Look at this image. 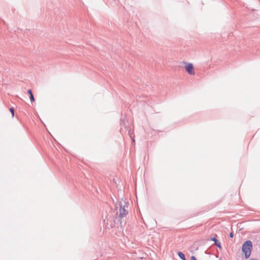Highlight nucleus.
Returning a JSON list of instances; mask_svg holds the SVG:
<instances>
[{
  "mask_svg": "<svg viewBox=\"0 0 260 260\" xmlns=\"http://www.w3.org/2000/svg\"><path fill=\"white\" fill-rule=\"evenodd\" d=\"M178 255L182 260H186L185 255L181 252H178Z\"/></svg>",
  "mask_w": 260,
  "mask_h": 260,
  "instance_id": "obj_6",
  "label": "nucleus"
},
{
  "mask_svg": "<svg viewBox=\"0 0 260 260\" xmlns=\"http://www.w3.org/2000/svg\"><path fill=\"white\" fill-rule=\"evenodd\" d=\"M229 236H230V237L231 238H233V236H234V234H233V232H231V233L230 234V235H229Z\"/></svg>",
  "mask_w": 260,
  "mask_h": 260,
  "instance_id": "obj_9",
  "label": "nucleus"
},
{
  "mask_svg": "<svg viewBox=\"0 0 260 260\" xmlns=\"http://www.w3.org/2000/svg\"><path fill=\"white\" fill-rule=\"evenodd\" d=\"M28 93L29 94V99L31 101V102H34L35 101V98L33 95L32 91L31 89H28L27 91Z\"/></svg>",
  "mask_w": 260,
  "mask_h": 260,
  "instance_id": "obj_5",
  "label": "nucleus"
},
{
  "mask_svg": "<svg viewBox=\"0 0 260 260\" xmlns=\"http://www.w3.org/2000/svg\"><path fill=\"white\" fill-rule=\"evenodd\" d=\"M133 141L135 142V140L134 139H133Z\"/></svg>",
  "mask_w": 260,
  "mask_h": 260,
  "instance_id": "obj_10",
  "label": "nucleus"
},
{
  "mask_svg": "<svg viewBox=\"0 0 260 260\" xmlns=\"http://www.w3.org/2000/svg\"><path fill=\"white\" fill-rule=\"evenodd\" d=\"M191 260H197V259H196V258L195 257V256H191Z\"/></svg>",
  "mask_w": 260,
  "mask_h": 260,
  "instance_id": "obj_8",
  "label": "nucleus"
},
{
  "mask_svg": "<svg viewBox=\"0 0 260 260\" xmlns=\"http://www.w3.org/2000/svg\"><path fill=\"white\" fill-rule=\"evenodd\" d=\"M128 203L125 201H121L119 204V217L122 218L128 214L127 208H128Z\"/></svg>",
  "mask_w": 260,
  "mask_h": 260,
  "instance_id": "obj_2",
  "label": "nucleus"
},
{
  "mask_svg": "<svg viewBox=\"0 0 260 260\" xmlns=\"http://www.w3.org/2000/svg\"><path fill=\"white\" fill-rule=\"evenodd\" d=\"M211 241L214 242V244L218 247L220 249H222V246L221 245L220 242L216 239L215 237H212L210 239Z\"/></svg>",
  "mask_w": 260,
  "mask_h": 260,
  "instance_id": "obj_4",
  "label": "nucleus"
},
{
  "mask_svg": "<svg viewBox=\"0 0 260 260\" xmlns=\"http://www.w3.org/2000/svg\"><path fill=\"white\" fill-rule=\"evenodd\" d=\"M185 68L186 71L188 73V74L190 75H194L195 74L193 66L192 63H187L185 67Z\"/></svg>",
  "mask_w": 260,
  "mask_h": 260,
  "instance_id": "obj_3",
  "label": "nucleus"
},
{
  "mask_svg": "<svg viewBox=\"0 0 260 260\" xmlns=\"http://www.w3.org/2000/svg\"><path fill=\"white\" fill-rule=\"evenodd\" d=\"M10 111L12 114V117L14 116V109L13 108H11L10 109Z\"/></svg>",
  "mask_w": 260,
  "mask_h": 260,
  "instance_id": "obj_7",
  "label": "nucleus"
},
{
  "mask_svg": "<svg viewBox=\"0 0 260 260\" xmlns=\"http://www.w3.org/2000/svg\"><path fill=\"white\" fill-rule=\"evenodd\" d=\"M252 249V243L250 240L245 241L242 245V251L244 252L246 258L249 257Z\"/></svg>",
  "mask_w": 260,
  "mask_h": 260,
  "instance_id": "obj_1",
  "label": "nucleus"
}]
</instances>
